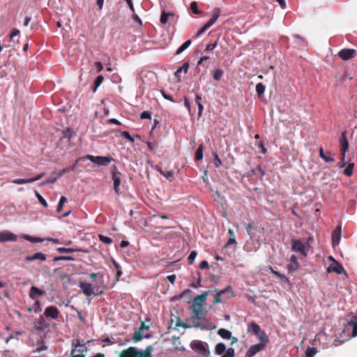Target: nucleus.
Wrapping results in <instances>:
<instances>
[{"mask_svg": "<svg viewBox=\"0 0 357 357\" xmlns=\"http://www.w3.org/2000/svg\"><path fill=\"white\" fill-rule=\"evenodd\" d=\"M208 294V291H204L201 295L195 297L190 308L192 310V319H201L205 314L203 312V306Z\"/></svg>", "mask_w": 357, "mask_h": 357, "instance_id": "1", "label": "nucleus"}, {"mask_svg": "<svg viewBox=\"0 0 357 357\" xmlns=\"http://www.w3.org/2000/svg\"><path fill=\"white\" fill-rule=\"evenodd\" d=\"M153 347L148 346L144 351H138L137 348L130 347L126 349L123 350L119 357H152Z\"/></svg>", "mask_w": 357, "mask_h": 357, "instance_id": "2", "label": "nucleus"}, {"mask_svg": "<svg viewBox=\"0 0 357 357\" xmlns=\"http://www.w3.org/2000/svg\"><path fill=\"white\" fill-rule=\"evenodd\" d=\"M234 296V293L231 286H227L225 289L217 291L214 296L213 303H220L223 299H229Z\"/></svg>", "mask_w": 357, "mask_h": 357, "instance_id": "3", "label": "nucleus"}, {"mask_svg": "<svg viewBox=\"0 0 357 357\" xmlns=\"http://www.w3.org/2000/svg\"><path fill=\"white\" fill-rule=\"evenodd\" d=\"M190 347L192 349L205 357H207L210 354V351L207 348V344L201 340H193L190 344Z\"/></svg>", "mask_w": 357, "mask_h": 357, "instance_id": "4", "label": "nucleus"}, {"mask_svg": "<svg viewBox=\"0 0 357 357\" xmlns=\"http://www.w3.org/2000/svg\"><path fill=\"white\" fill-rule=\"evenodd\" d=\"M84 159H87L99 166H107L113 160L111 156H93L91 155H87L84 157Z\"/></svg>", "mask_w": 357, "mask_h": 357, "instance_id": "5", "label": "nucleus"}, {"mask_svg": "<svg viewBox=\"0 0 357 357\" xmlns=\"http://www.w3.org/2000/svg\"><path fill=\"white\" fill-rule=\"evenodd\" d=\"M308 243H303L299 240H293L291 250L294 252L301 253L303 256H307L308 251Z\"/></svg>", "mask_w": 357, "mask_h": 357, "instance_id": "6", "label": "nucleus"}, {"mask_svg": "<svg viewBox=\"0 0 357 357\" xmlns=\"http://www.w3.org/2000/svg\"><path fill=\"white\" fill-rule=\"evenodd\" d=\"M340 146L341 151L340 160L342 162L345 161L346 153L349 150V142L347 138V132H343L340 139Z\"/></svg>", "mask_w": 357, "mask_h": 357, "instance_id": "7", "label": "nucleus"}, {"mask_svg": "<svg viewBox=\"0 0 357 357\" xmlns=\"http://www.w3.org/2000/svg\"><path fill=\"white\" fill-rule=\"evenodd\" d=\"M357 54L355 49L344 48L337 53L338 56L343 61H347L354 59Z\"/></svg>", "mask_w": 357, "mask_h": 357, "instance_id": "8", "label": "nucleus"}, {"mask_svg": "<svg viewBox=\"0 0 357 357\" xmlns=\"http://www.w3.org/2000/svg\"><path fill=\"white\" fill-rule=\"evenodd\" d=\"M121 174L118 171L116 166L114 165L112 170V180L114 190L118 195L120 194L119 186L121 182Z\"/></svg>", "mask_w": 357, "mask_h": 357, "instance_id": "9", "label": "nucleus"}, {"mask_svg": "<svg viewBox=\"0 0 357 357\" xmlns=\"http://www.w3.org/2000/svg\"><path fill=\"white\" fill-rule=\"evenodd\" d=\"M266 347V343L260 342L259 344H256L252 345L249 349L247 351L245 357H253L258 352L264 349Z\"/></svg>", "mask_w": 357, "mask_h": 357, "instance_id": "10", "label": "nucleus"}, {"mask_svg": "<svg viewBox=\"0 0 357 357\" xmlns=\"http://www.w3.org/2000/svg\"><path fill=\"white\" fill-rule=\"evenodd\" d=\"M45 173H41V174H38L36 176L30 178H17V179L13 180L12 183H15V184H18V185L33 183V182L40 180L43 176H45Z\"/></svg>", "mask_w": 357, "mask_h": 357, "instance_id": "11", "label": "nucleus"}, {"mask_svg": "<svg viewBox=\"0 0 357 357\" xmlns=\"http://www.w3.org/2000/svg\"><path fill=\"white\" fill-rule=\"evenodd\" d=\"M59 314V310L55 306H49L45 308L44 312V315L46 317L51 318L52 319H56L58 318Z\"/></svg>", "mask_w": 357, "mask_h": 357, "instance_id": "12", "label": "nucleus"}, {"mask_svg": "<svg viewBox=\"0 0 357 357\" xmlns=\"http://www.w3.org/2000/svg\"><path fill=\"white\" fill-rule=\"evenodd\" d=\"M17 236L9 231L0 232V242L16 241Z\"/></svg>", "mask_w": 357, "mask_h": 357, "instance_id": "13", "label": "nucleus"}, {"mask_svg": "<svg viewBox=\"0 0 357 357\" xmlns=\"http://www.w3.org/2000/svg\"><path fill=\"white\" fill-rule=\"evenodd\" d=\"M341 239V227L337 226L332 233V245L333 247L340 243Z\"/></svg>", "mask_w": 357, "mask_h": 357, "instance_id": "14", "label": "nucleus"}, {"mask_svg": "<svg viewBox=\"0 0 357 357\" xmlns=\"http://www.w3.org/2000/svg\"><path fill=\"white\" fill-rule=\"evenodd\" d=\"M299 264L298 262L297 258L295 255H291L290 257V263L287 266L288 271L289 272H294L298 269Z\"/></svg>", "mask_w": 357, "mask_h": 357, "instance_id": "15", "label": "nucleus"}, {"mask_svg": "<svg viewBox=\"0 0 357 357\" xmlns=\"http://www.w3.org/2000/svg\"><path fill=\"white\" fill-rule=\"evenodd\" d=\"M81 289L82 290L83 293L87 296H90L92 294H93L92 286L90 283L87 282H82L79 285Z\"/></svg>", "mask_w": 357, "mask_h": 357, "instance_id": "16", "label": "nucleus"}, {"mask_svg": "<svg viewBox=\"0 0 357 357\" xmlns=\"http://www.w3.org/2000/svg\"><path fill=\"white\" fill-rule=\"evenodd\" d=\"M319 157L326 162H332L335 161V159L331 155V152L325 153L322 147H319Z\"/></svg>", "mask_w": 357, "mask_h": 357, "instance_id": "17", "label": "nucleus"}, {"mask_svg": "<svg viewBox=\"0 0 357 357\" xmlns=\"http://www.w3.org/2000/svg\"><path fill=\"white\" fill-rule=\"evenodd\" d=\"M335 264H336L335 266H329L327 268V272L328 273L335 272L337 274H342L344 271L343 266L337 261H335Z\"/></svg>", "mask_w": 357, "mask_h": 357, "instance_id": "18", "label": "nucleus"}, {"mask_svg": "<svg viewBox=\"0 0 357 357\" xmlns=\"http://www.w3.org/2000/svg\"><path fill=\"white\" fill-rule=\"evenodd\" d=\"M41 260V261H45L46 260V255L42 252H36L34 255L31 256H26L25 258V260L26 261H31L34 260Z\"/></svg>", "mask_w": 357, "mask_h": 357, "instance_id": "19", "label": "nucleus"}, {"mask_svg": "<svg viewBox=\"0 0 357 357\" xmlns=\"http://www.w3.org/2000/svg\"><path fill=\"white\" fill-rule=\"evenodd\" d=\"M45 294V292L40 290L39 288L32 286L30 289L29 296L32 299H36L37 296H42Z\"/></svg>", "mask_w": 357, "mask_h": 357, "instance_id": "20", "label": "nucleus"}, {"mask_svg": "<svg viewBox=\"0 0 357 357\" xmlns=\"http://www.w3.org/2000/svg\"><path fill=\"white\" fill-rule=\"evenodd\" d=\"M220 10L215 8L213 11L212 17L206 23L209 27L215 23L220 16Z\"/></svg>", "mask_w": 357, "mask_h": 357, "instance_id": "21", "label": "nucleus"}, {"mask_svg": "<svg viewBox=\"0 0 357 357\" xmlns=\"http://www.w3.org/2000/svg\"><path fill=\"white\" fill-rule=\"evenodd\" d=\"M212 77L215 81H219L221 79L222 77L224 75V71L219 68H215L211 70V72Z\"/></svg>", "mask_w": 357, "mask_h": 357, "instance_id": "22", "label": "nucleus"}, {"mask_svg": "<svg viewBox=\"0 0 357 357\" xmlns=\"http://www.w3.org/2000/svg\"><path fill=\"white\" fill-rule=\"evenodd\" d=\"M348 326L352 327V336H357V317H353L348 322Z\"/></svg>", "mask_w": 357, "mask_h": 357, "instance_id": "23", "label": "nucleus"}, {"mask_svg": "<svg viewBox=\"0 0 357 357\" xmlns=\"http://www.w3.org/2000/svg\"><path fill=\"white\" fill-rule=\"evenodd\" d=\"M226 346L222 342L218 343L215 347L214 352L217 355H222L226 352Z\"/></svg>", "mask_w": 357, "mask_h": 357, "instance_id": "24", "label": "nucleus"}, {"mask_svg": "<svg viewBox=\"0 0 357 357\" xmlns=\"http://www.w3.org/2000/svg\"><path fill=\"white\" fill-rule=\"evenodd\" d=\"M218 334L223 339L229 340L231 338V333L225 329V328H220L218 331Z\"/></svg>", "mask_w": 357, "mask_h": 357, "instance_id": "25", "label": "nucleus"}, {"mask_svg": "<svg viewBox=\"0 0 357 357\" xmlns=\"http://www.w3.org/2000/svg\"><path fill=\"white\" fill-rule=\"evenodd\" d=\"M202 97L199 94L195 95V102L196 105L198 107V116L200 117L202 115V112L204 110V106L202 105Z\"/></svg>", "mask_w": 357, "mask_h": 357, "instance_id": "26", "label": "nucleus"}, {"mask_svg": "<svg viewBox=\"0 0 357 357\" xmlns=\"http://www.w3.org/2000/svg\"><path fill=\"white\" fill-rule=\"evenodd\" d=\"M260 329L261 328L257 324H256L255 322H251L248 325V332L255 334L259 333Z\"/></svg>", "mask_w": 357, "mask_h": 357, "instance_id": "27", "label": "nucleus"}, {"mask_svg": "<svg viewBox=\"0 0 357 357\" xmlns=\"http://www.w3.org/2000/svg\"><path fill=\"white\" fill-rule=\"evenodd\" d=\"M228 233H229V240H228L226 245L228 246V245L236 244L235 234H234V231H233V229H229Z\"/></svg>", "mask_w": 357, "mask_h": 357, "instance_id": "28", "label": "nucleus"}, {"mask_svg": "<svg viewBox=\"0 0 357 357\" xmlns=\"http://www.w3.org/2000/svg\"><path fill=\"white\" fill-rule=\"evenodd\" d=\"M158 170L160 172V173L165 176L166 178H167L169 181H172L174 177V172L172 170H162L161 169H158Z\"/></svg>", "mask_w": 357, "mask_h": 357, "instance_id": "29", "label": "nucleus"}, {"mask_svg": "<svg viewBox=\"0 0 357 357\" xmlns=\"http://www.w3.org/2000/svg\"><path fill=\"white\" fill-rule=\"evenodd\" d=\"M354 167V163L349 162L344 169L343 174L347 176H351L353 175V169Z\"/></svg>", "mask_w": 357, "mask_h": 357, "instance_id": "30", "label": "nucleus"}, {"mask_svg": "<svg viewBox=\"0 0 357 357\" xmlns=\"http://www.w3.org/2000/svg\"><path fill=\"white\" fill-rule=\"evenodd\" d=\"M79 250V249L71 248H67L59 247V248H56V251L59 253H73V252H77Z\"/></svg>", "mask_w": 357, "mask_h": 357, "instance_id": "31", "label": "nucleus"}, {"mask_svg": "<svg viewBox=\"0 0 357 357\" xmlns=\"http://www.w3.org/2000/svg\"><path fill=\"white\" fill-rule=\"evenodd\" d=\"M104 80V77L102 75H98L94 82L93 86V91L95 92L97 89L100 86V85L102 83Z\"/></svg>", "mask_w": 357, "mask_h": 357, "instance_id": "32", "label": "nucleus"}, {"mask_svg": "<svg viewBox=\"0 0 357 357\" xmlns=\"http://www.w3.org/2000/svg\"><path fill=\"white\" fill-rule=\"evenodd\" d=\"M203 149H204V147H203V145L200 144L196 152H195V160H200L202 159L203 158Z\"/></svg>", "mask_w": 357, "mask_h": 357, "instance_id": "33", "label": "nucleus"}, {"mask_svg": "<svg viewBox=\"0 0 357 357\" xmlns=\"http://www.w3.org/2000/svg\"><path fill=\"white\" fill-rule=\"evenodd\" d=\"M169 16H174V14L172 13H166L165 11H162L160 19V22L162 24H166Z\"/></svg>", "mask_w": 357, "mask_h": 357, "instance_id": "34", "label": "nucleus"}, {"mask_svg": "<svg viewBox=\"0 0 357 357\" xmlns=\"http://www.w3.org/2000/svg\"><path fill=\"white\" fill-rule=\"evenodd\" d=\"M260 340V342L266 343L268 341V337L264 331L261 329L259 330V332L255 334Z\"/></svg>", "mask_w": 357, "mask_h": 357, "instance_id": "35", "label": "nucleus"}, {"mask_svg": "<svg viewBox=\"0 0 357 357\" xmlns=\"http://www.w3.org/2000/svg\"><path fill=\"white\" fill-rule=\"evenodd\" d=\"M191 44V40H186L182 45H181L176 52V54H179L187 49Z\"/></svg>", "mask_w": 357, "mask_h": 357, "instance_id": "36", "label": "nucleus"}, {"mask_svg": "<svg viewBox=\"0 0 357 357\" xmlns=\"http://www.w3.org/2000/svg\"><path fill=\"white\" fill-rule=\"evenodd\" d=\"M317 353V349L315 347H307L305 351V357H314Z\"/></svg>", "mask_w": 357, "mask_h": 357, "instance_id": "37", "label": "nucleus"}, {"mask_svg": "<svg viewBox=\"0 0 357 357\" xmlns=\"http://www.w3.org/2000/svg\"><path fill=\"white\" fill-rule=\"evenodd\" d=\"M265 88V86L262 83H258L256 85V92L259 96H261L264 94Z\"/></svg>", "mask_w": 357, "mask_h": 357, "instance_id": "38", "label": "nucleus"}, {"mask_svg": "<svg viewBox=\"0 0 357 357\" xmlns=\"http://www.w3.org/2000/svg\"><path fill=\"white\" fill-rule=\"evenodd\" d=\"M67 202V199L66 197L64 196H62L61 198H60V200H59V204L57 206V208H56V211L58 213H60L62 209H63V206L64 205L65 203Z\"/></svg>", "mask_w": 357, "mask_h": 357, "instance_id": "39", "label": "nucleus"}, {"mask_svg": "<svg viewBox=\"0 0 357 357\" xmlns=\"http://www.w3.org/2000/svg\"><path fill=\"white\" fill-rule=\"evenodd\" d=\"M24 239L31 242V243H40L43 242V239L39 237H33L29 235H25L24 236Z\"/></svg>", "mask_w": 357, "mask_h": 357, "instance_id": "40", "label": "nucleus"}, {"mask_svg": "<svg viewBox=\"0 0 357 357\" xmlns=\"http://www.w3.org/2000/svg\"><path fill=\"white\" fill-rule=\"evenodd\" d=\"M45 327H47V326L45 324V320L41 317L36 326V328L37 331H43Z\"/></svg>", "mask_w": 357, "mask_h": 357, "instance_id": "41", "label": "nucleus"}, {"mask_svg": "<svg viewBox=\"0 0 357 357\" xmlns=\"http://www.w3.org/2000/svg\"><path fill=\"white\" fill-rule=\"evenodd\" d=\"M75 165H73L70 167H66L64 169H63L61 171H60L59 173H58V177H61L64 174L66 173H68L70 171H73L75 169Z\"/></svg>", "mask_w": 357, "mask_h": 357, "instance_id": "42", "label": "nucleus"}, {"mask_svg": "<svg viewBox=\"0 0 357 357\" xmlns=\"http://www.w3.org/2000/svg\"><path fill=\"white\" fill-rule=\"evenodd\" d=\"M73 134V130L69 128L63 130V137L64 138L68 139L69 140L72 138Z\"/></svg>", "mask_w": 357, "mask_h": 357, "instance_id": "43", "label": "nucleus"}, {"mask_svg": "<svg viewBox=\"0 0 357 357\" xmlns=\"http://www.w3.org/2000/svg\"><path fill=\"white\" fill-rule=\"evenodd\" d=\"M36 196L37 199H38V202L45 208L48 206L47 202L46 200L41 196L40 194H39L37 191L35 192Z\"/></svg>", "mask_w": 357, "mask_h": 357, "instance_id": "44", "label": "nucleus"}, {"mask_svg": "<svg viewBox=\"0 0 357 357\" xmlns=\"http://www.w3.org/2000/svg\"><path fill=\"white\" fill-rule=\"evenodd\" d=\"M142 338L143 335L140 330L135 332L134 335L132 337V340L134 342H137L142 340Z\"/></svg>", "mask_w": 357, "mask_h": 357, "instance_id": "45", "label": "nucleus"}, {"mask_svg": "<svg viewBox=\"0 0 357 357\" xmlns=\"http://www.w3.org/2000/svg\"><path fill=\"white\" fill-rule=\"evenodd\" d=\"M99 239L101 242L106 243V244H111L112 243V239L109 237L105 236L104 235H99Z\"/></svg>", "mask_w": 357, "mask_h": 357, "instance_id": "46", "label": "nucleus"}, {"mask_svg": "<svg viewBox=\"0 0 357 357\" xmlns=\"http://www.w3.org/2000/svg\"><path fill=\"white\" fill-rule=\"evenodd\" d=\"M79 346H83V345L79 344V342H77V344H75V347L72 348V350H71V357H85V356L84 354H74L75 351H76V348L77 347H79Z\"/></svg>", "mask_w": 357, "mask_h": 357, "instance_id": "47", "label": "nucleus"}, {"mask_svg": "<svg viewBox=\"0 0 357 357\" xmlns=\"http://www.w3.org/2000/svg\"><path fill=\"white\" fill-rule=\"evenodd\" d=\"M190 9H191L192 12L194 14L197 15V14L199 13V10L198 9V5H197V3L196 1L191 2V3H190Z\"/></svg>", "mask_w": 357, "mask_h": 357, "instance_id": "48", "label": "nucleus"}, {"mask_svg": "<svg viewBox=\"0 0 357 357\" xmlns=\"http://www.w3.org/2000/svg\"><path fill=\"white\" fill-rule=\"evenodd\" d=\"M188 68H189V64L188 63H184L183 64V66L179 68L177 70H176V74H181V72H184L185 73H187L188 70Z\"/></svg>", "mask_w": 357, "mask_h": 357, "instance_id": "49", "label": "nucleus"}, {"mask_svg": "<svg viewBox=\"0 0 357 357\" xmlns=\"http://www.w3.org/2000/svg\"><path fill=\"white\" fill-rule=\"evenodd\" d=\"M197 255V252L196 251H192L188 257V261L189 262L190 264H193L196 257Z\"/></svg>", "mask_w": 357, "mask_h": 357, "instance_id": "50", "label": "nucleus"}, {"mask_svg": "<svg viewBox=\"0 0 357 357\" xmlns=\"http://www.w3.org/2000/svg\"><path fill=\"white\" fill-rule=\"evenodd\" d=\"M140 118L142 119H151V112L149 111H144L142 112L140 115Z\"/></svg>", "mask_w": 357, "mask_h": 357, "instance_id": "51", "label": "nucleus"}, {"mask_svg": "<svg viewBox=\"0 0 357 357\" xmlns=\"http://www.w3.org/2000/svg\"><path fill=\"white\" fill-rule=\"evenodd\" d=\"M213 155H214V166L215 167H219L222 165V161L219 158V157L216 153H214Z\"/></svg>", "mask_w": 357, "mask_h": 357, "instance_id": "52", "label": "nucleus"}, {"mask_svg": "<svg viewBox=\"0 0 357 357\" xmlns=\"http://www.w3.org/2000/svg\"><path fill=\"white\" fill-rule=\"evenodd\" d=\"M59 178V177H58V176L56 177L50 178L47 179L45 181L41 183V185H45L50 184V183H54Z\"/></svg>", "mask_w": 357, "mask_h": 357, "instance_id": "53", "label": "nucleus"}, {"mask_svg": "<svg viewBox=\"0 0 357 357\" xmlns=\"http://www.w3.org/2000/svg\"><path fill=\"white\" fill-rule=\"evenodd\" d=\"M216 47H217V42H215L214 43H209L206 45L205 51L206 52L213 51Z\"/></svg>", "mask_w": 357, "mask_h": 357, "instance_id": "54", "label": "nucleus"}, {"mask_svg": "<svg viewBox=\"0 0 357 357\" xmlns=\"http://www.w3.org/2000/svg\"><path fill=\"white\" fill-rule=\"evenodd\" d=\"M19 34H20V31L17 29H15V28L13 29V30L10 34V40H13V38L15 36H18Z\"/></svg>", "mask_w": 357, "mask_h": 357, "instance_id": "55", "label": "nucleus"}, {"mask_svg": "<svg viewBox=\"0 0 357 357\" xmlns=\"http://www.w3.org/2000/svg\"><path fill=\"white\" fill-rule=\"evenodd\" d=\"M122 136H123L125 139H126L129 140V141H130V142H134L133 138L131 137V135H130L129 134V132H127V131H124V132H122Z\"/></svg>", "mask_w": 357, "mask_h": 357, "instance_id": "56", "label": "nucleus"}, {"mask_svg": "<svg viewBox=\"0 0 357 357\" xmlns=\"http://www.w3.org/2000/svg\"><path fill=\"white\" fill-rule=\"evenodd\" d=\"M176 327H178V326H181L184 328H188L190 327V326L185 324V323H183L181 322V321L180 320V319H178L177 321H176Z\"/></svg>", "mask_w": 357, "mask_h": 357, "instance_id": "57", "label": "nucleus"}, {"mask_svg": "<svg viewBox=\"0 0 357 357\" xmlns=\"http://www.w3.org/2000/svg\"><path fill=\"white\" fill-rule=\"evenodd\" d=\"M209 28V26L205 24L197 32V35L199 36L202 34H203Z\"/></svg>", "mask_w": 357, "mask_h": 357, "instance_id": "58", "label": "nucleus"}, {"mask_svg": "<svg viewBox=\"0 0 357 357\" xmlns=\"http://www.w3.org/2000/svg\"><path fill=\"white\" fill-rule=\"evenodd\" d=\"M209 28V26L205 24L197 32V35L199 36L202 34H203Z\"/></svg>", "mask_w": 357, "mask_h": 357, "instance_id": "59", "label": "nucleus"}, {"mask_svg": "<svg viewBox=\"0 0 357 357\" xmlns=\"http://www.w3.org/2000/svg\"><path fill=\"white\" fill-rule=\"evenodd\" d=\"M94 66L96 67V68L97 69V71L98 72H100L103 69V66L101 62L100 61H96L94 63Z\"/></svg>", "mask_w": 357, "mask_h": 357, "instance_id": "60", "label": "nucleus"}, {"mask_svg": "<svg viewBox=\"0 0 357 357\" xmlns=\"http://www.w3.org/2000/svg\"><path fill=\"white\" fill-rule=\"evenodd\" d=\"M209 59L208 56H202L199 58V61H197V66L202 65L204 61Z\"/></svg>", "mask_w": 357, "mask_h": 357, "instance_id": "61", "label": "nucleus"}, {"mask_svg": "<svg viewBox=\"0 0 357 357\" xmlns=\"http://www.w3.org/2000/svg\"><path fill=\"white\" fill-rule=\"evenodd\" d=\"M259 148L260 149V152L262 153V154H266L267 150L264 147L262 142H260V143L259 144Z\"/></svg>", "mask_w": 357, "mask_h": 357, "instance_id": "62", "label": "nucleus"}, {"mask_svg": "<svg viewBox=\"0 0 357 357\" xmlns=\"http://www.w3.org/2000/svg\"><path fill=\"white\" fill-rule=\"evenodd\" d=\"M176 275H169L167 277V280L171 282L172 284H174L176 280Z\"/></svg>", "mask_w": 357, "mask_h": 357, "instance_id": "63", "label": "nucleus"}, {"mask_svg": "<svg viewBox=\"0 0 357 357\" xmlns=\"http://www.w3.org/2000/svg\"><path fill=\"white\" fill-rule=\"evenodd\" d=\"M208 267V263L207 262V261H202L200 264H199V268L201 269H204V268H206Z\"/></svg>", "mask_w": 357, "mask_h": 357, "instance_id": "64", "label": "nucleus"}]
</instances>
